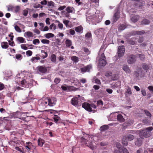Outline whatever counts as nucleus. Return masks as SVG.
Returning a JSON list of instances; mask_svg holds the SVG:
<instances>
[{
  "instance_id": "48",
  "label": "nucleus",
  "mask_w": 153,
  "mask_h": 153,
  "mask_svg": "<svg viewBox=\"0 0 153 153\" xmlns=\"http://www.w3.org/2000/svg\"><path fill=\"white\" fill-rule=\"evenodd\" d=\"M26 54L29 56H30L32 54V52L31 51L28 50L26 51Z\"/></svg>"
},
{
  "instance_id": "53",
  "label": "nucleus",
  "mask_w": 153,
  "mask_h": 153,
  "mask_svg": "<svg viewBox=\"0 0 153 153\" xmlns=\"http://www.w3.org/2000/svg\"><path fill=\"white\" fill-rule=\"evenodd\" d=\"M68 32L70 33L72 35H74L75 33V31L74 30L70 29L68 30Z\"/></svg>"
},
{
  "instance_id": "25",
  "label": "nucleus",
  "mask_w": 153,
  "mask_h": 153,
  "mask_svg": "<svg viewBox=\"0 0 153 153\" xmlns=\"http://www.w3.org/2000/svg\"><path fill=\"white\" fill-rule=\"evenodd\" d=\"M66 10L68 13H72L74 10V9L73 7H68L66 8Z\"/></svg>"
},
{
  "instance_id": "15",
  "label": "nucleus",
  "mask_w": 153,
  "mask_h": 153,
  "mask_svg": "<svg viewBox=\"0 0 153 153\" xmlns=\"http://www.w3.org/2000/svg\"><path fill=\"white\" fill-rule=\"evenodd\" d=\"M75 31L79 33H82V32L83 28L81 26H79L75 28Z\"/></svg>"
},
{
  "instance_id": "22",
  "label": "nucleus",
  "mask_w": 153,
  "mask_h": 153,
  "mask_svg": "<svg viewBox=\"0 0 153 153\" xmlns=\"http://www.w3.org/2000/svg\"><path fill=\"white\" fill-rule=\"evenodd\" d=\"M87 145L92 150H94L95 148L94 145L93 144V143L91 142H89V141H88V142L86 143Z\"/></svg>"
},
{
  "instance_id": "46",
  "label": "nucleus",
  "mask_w": 153,
  "mask_h": 153,
  "mask_svg": "<svg viewBox=\"0 0 153 153\" xmlns=\"http://www.w3.org/2000/svg\"><path fill=\"white\" fill-rule=\"evenodd\" d=\"M41 41L43 44H49L50 42L49 40L45 39L42 40Z\"/></svg>"
},
{
  "instance_id": "24",
  "label": "nucleus",
  "mask_w": 153,
  "mask_h": 153,
  "mask_svg": "<svg viewBox=\"0 0 153 153\" xmlns=\"http://www.w3.org/2000/svg\"><path fill=\"white\" fill-rule=\"evenodd\" d=\"M145 33V31L144 30H142L141 31H134L133 33V35H141Z\"/></svg>"
},
{
  "instance_id": "58",
  "label": "nucleus",
  "mask_w": 153,
  "mask_h": 153,
  "mask_svg": "<svg viewBox=\"0 0 153 153\" xmlns=\"http://www.w3.org/2000/svg\"><path fill=\"white\" fill-rule=\"evenodd\" d=\"M66 8V6L65 5H64L63 6H60L58 9V10H63L65 8Z\"/></svg>"
},
{
  "instance_id": "42",
  "label": "nucleus",
  "mask_w": 153,
  "mask_h": 153,
  "mask_svg": "<svg viewBox=\"0 0 153 153\" xmlns=\"http://www.w3.org/2000/svg\"><path fill=\"white\" fill-rule=\"evenodd\" d=\"M63 23L65 25L66 27H69L68 24L69 23V21L68 20H63Z\"/></svg>"
},
{
  "instance_id": "21",
  "label": "nucleus",
  "mask_w": 153,
  "mask_h": 153,
  "mask_svg": "<svg viewBox=\"0 0 153 153\" xmlns=\"http://www.w3.org/2000/svg\"><path fill=\"white\" fill-rule=\"evenodd\" d=\"M1 46L3 48L6 49L8 47V43L7 42H3L1 43Z\"/></svg>"
},
{
  "instance_id": "32",
  "label": "nucleus",
  "mask_w": 153,
  "mask_h": 153,
  "mask_svg": "<svg viewBox=\"0 0 153 153\" xmlns=\"http://www.w3.org/2000/svg\"><path fill=\"white\" fill-rule=\"evenodd\" d=\"M65 43L67 46L70 47L71 45L72 42L71 40L67 39L65 41Z\"/></svg>"
},
{
  "instance_id": "12",
  "label": "nucleus",
  "mask_w": 153,
  "mask_h": 153,
  "mask_svg": "<svg viewBox=\"0 0 153 153\" xmlns=\"http://www.w3.org/2000/svg\"><path fill=\"white\" fill-rule=\"evenodd\" d=\"M40 101L42 103V105L44 106H46L47 105H49L48 103H49V98H45L43 99L42 100Z\"/></svg>"
},
{
  "instance_id": "54",
  "label": "nucleus",
  "mask_w": 153,
  "mask_h": 153,
  "mask_svg": "<svg viewBox=\"0 0 153 153\" xmlns=\"http://www.w3.org/2000/svg\"><path fill=\"white\" fill-rule=\"evenodd\" d=\"M8 11L13 10V7L11 5H9L7 7Z\"/></svg>"
},
{
  "instance_id": "23",
  "label": "nucleus",
  "mask_w": 153,
  "mask_h": 153,
  "mask_svg": "<svg viewBox=\"0 0 153 153\" xmlns=\"http://www.w3.org/2000/svg\"><path fill=\"white\" fill-rule=\"evenodd\" d=\"M44 143V141L42 139H39L38 140V145L41 147L42 146Z\"/></svg>"
},
{
  "instance_id": "18",
  "label": "nucleus",
  "mask_w": 153,
  "mask_h": 153,
  "mask_svg": "<svg viewBox=\"0 0 153 153\" xmlns=\"http://www.w3.org/2000/svg\"><path fill=\"white\" fill-rule=\"evenodd\" d=\"M16 79L17 81H21V84L22 85H25V82H26L25 80H22L20 78V74H18L16 75Z\"/></svg>"
},
{
  "instance_id": "8",
  "label": "nucleus",
  "mask_w": 153,
  "mask_h": 153,
  "mask_svg": "<svg viewBox=\"0 0 153 153\" xmlns=\"http://www.w3.org/2000/svg\"><path fill=\"white\" fill-rule=\"evenodd\" d=\"M143 140V139L141 137L137 138L135 142V145L138 147L142 145Z\"/></svg>"
},
{
  "instance_id": "56",
  "label": "nucleus",
  "mask_w": 153,
  "mask_h": 153,
  "mask_svg": "<svg viewBox=\"0 0 153 153\" xmlns=\"http://www.w3.org/2000/svg\"><path fill=\"white\" fill-rule=\"evenodd\" d=\"M83 51L87 53V54H89L90 53V52L88 49L87 48H84Z\"/></svg>"
},
{
  "instance_id": "29",
  "label": "nucleus",
  "mask_w": 153,
  "mask_h": 153,
  "mask_svg": "<svg viewBox=\"0 0 153 153\" xmlns=\"http://www.w3.org/2000/svg\"><path fill=\"white\" fill-rule=\"evenodd\" d=\"M103 103L102 101L100 100L97 102V106L98 107H101L103 105Z\"/></svg>"
},
{
  "instance_id": "3",
  "label": "nucleus",
  "mask_w": 153,
  "mask_h": 153,
  "mask_svg": "<svg viewBox=\"0 0 153 153\" xmlns=\"http://www.w3.org/2000/svg\"><path fill=\"white\" fill-rule=\"evenodd\" d=\"M106 63V58L104 53H102L99 61V65L100 66H104Z\"/></svg>"
},
{
  "instance_id": "6",
  "label": "nucleus",
  "mask_w": 153,
  "mask_h": 153,
  "mask_svg": "<svg viewBox=\"0 0 153 153\" xmlns=\"http://www.w3.org/2000/svg\"><path fill=\"white\" fill-rule=\"evenodd\" d=\"M92 68V66L91 65H88L85 67L82 68L80 69L81 71L83 73L86 72H89L90 70Z\"/></svg>"
},
{
  "instance_id": "4",
  "label": "nucleus",
  "mask_w": 153,
  "mask_h": 153,
  "mask_svg": "<svg viewBox=\"0 0 153 153\" xmlns=\"http://www.w3.org/2000/svg\"><path fill=\"white\" fill-rule=\"evenodd\" d=\"M125 48L123 46H119L118 48V55L119 57L123 56L124 53Z\"/></svg>"
},
{
  "instance_id": "36",
  "label": "nucleus",
  "mask_w": 153,
  "mask_h": 153,
  "mask_svg": "<svg viewBox=\"0 0 153 153\" xmlns=\"http://www.w3.org/2000/svg\"><path fill=\"white\" fill-rule=\"evenodd\" d=\"M134 39L132 38L128 40V42L129 43L132 45H134L135 44V42L134 41Z\"/></svg>"
},
{
  "instance_id": "28",
  "label": "nucleus",
  "mask_w": 153,
  "mask_h": 153,
  "mask_svg": "<svg viewBox=\"0 0 153 153\" xmlns=\"http://www.w3.org/2000/svg\"><path fill=\"white\" fill-rule=\"evenodd\" d=\"M71 60L74 62H77L79 61V58L77 57L76 56H73L71 57Z\"/></svg>"
},
{
  "instance_id": "26",
  "label": "nucleus",
  "mask_w": 153,
  "mask_h": 153,
  "mask_svg": "<svg viewBox=\"0 0 153 153\" xmlns=\"http://www.w3.org/2000/svg\"><path fill=\"white\" fill-rule=\"evenodd\" d=\"M45 36L46 38L49 39L50 38L53 37L54 35L52 33H49L45 34Z\"/></svg>"
},
{
  "instance_id": "33",
  "label": "nucleus",
  "mask_w": 153,
  "mask_h": 153,
  "mask_svg": "<svg viewBox=\"0 0 153 153\" xmlns=\"http://www.w3.org/2000/svg\"><path fill=\"white\" fill-rule=\"evenodd\" d=\"M150 67V65H147L146 64H144L142 65L143 68L145 70H147L149 69Z\"/></svg>"
},
{
  "instance_id": "60",
  "label": "nucleus",
  "mask_w": 153,
  "mask_h": 153,
  "mask_svg": "<svg viewBox=\"0 0 153 153\" xmlns=\"http://www.w3.org/2000/svg\"><path fill=\"white\" fill-rule=\"evenodd\" d=\"M106 91L109 94H112L113 92V90L112 89L109 88L106 89Z\"/></svg>"
},
{
  "instance_id": "40",
  "label": "nucleus",
  "mask_w": 153,
  "mask_h": 153,
  "mask_svg": "<svg viewBox=\"0 0 153 153\" xmlns=\"http://www.w3.org/2000/svg\"><path fill=\"white\" fill-rule=\"evenodd\" d=\"M40 42L39 40L38 39H36L33 40V43L34 45L39 44Z\"/></svg>"
},
{
  "instance_id": "30",
  "label": "nucleus",
  "mask_w": 153,
  "mask_h": 153,
  "mask_svg": "<svg viewBox=\"0 0 153 153\" xmlns=\"http://www.w3.org/2000/svg\"><path fill=\"white\" fill-rule=\"evenodd\" d=\"M51 59L52 61L55 62H56V55L54 54L52 55L51 57Z\"/></svg>"
},
{
  "instance_id": "59",
  "label": "nucleus",
  "mask_w": 153,
  "mask_h": 153,
  "mask_svg": "<svg viewBox=\"0 0 153 153\" xmlns=\"http://www.w3.org/2000/svg\"><path fill=\"white\" fill-rule=\"evenodd\" d=\"M59 119V117L58 116H57L53 118V119L54 120V122L56 123H57Z\"/></svg>"
},
{
  "instance_id": "2",
  "label": "nucleus",
  "mask_w": 153,
  "mask_h": 153,
  "mask_svg": "<svg viewBox=\"0 0 153 153\" xmlns=\"http://www.w3.org/2000/svg\"><path fill=\"white\" fill-rule=\"evenodd\" d=\"M82 106L83 108L88 111H92V108L94 109H96L97 107L95 104L93 103L90 104L86 102L83 103Z\"/></svg>"
},
{
  "instance_id": "16",
  "label": "nucleus",
  "mask_w": 153,
  "mask_h": 153,
  "mask_svg": "<svg viewBox=\"0 0 153 153\" xmlns=\"http://www.w3.org/2000/svg\"><path fill=\"white\" fill-rule=\"evenodd\" d=\"M120 16L119 13L117 12L115 13L113 18V20L114 22H116L119 18Z\"/></svg>"
},
{
  "instance_id": "34",
  "label": "nucleus",
  "mask_w": 153,
  "mask_h": 153,
  "mask_svg": "<svg viewBox=\"0 0 153 153\" xmlns=\"http://www.w3.org/2000/svg\"><path fill=\"white\" fill-rule=\"evenodd\" d=\"M113 80H116L118 79V75L116 74H112L111 78Z\"/></svg>"
},
{
  "instance_id": "20",
  "label": "nucleus",
  "mask_w": 153,
  "mask_h": 153,
  "mask_svg": "<svg viewBox=\"0 0 153 153\" xmlns=\"http://www.w3.org/2000/svg\"><path fill=\"white\" fill-rule=\"evenodd\" d=\"M132 93L131 88L128 86L126 87V94L128 95H131Z\"/></svg>"
},
{
  "instance_id": "50",
  "label": "nucleus",
  "mask_w": 153,
  "mask_h": 153,
  "mask_svg": "<svg viewBox=\"0 0 153 153\" xmlns=\"http://www.w3.org/2000/svg\"><path fill=\"white\" fill-rule=\"evenodd\" d=\"M61 88L64 91H66L69 88L68 87L65 85L62 86Z\"/></svg>"
},
{
  "instance_id": "5",
  "label": "nucleus",
  "mask_w": 153,
  "mask_h": 153,
  "mask_svg": "<svg viewBox=\"0 0 153 153\" xmlns=\"http://www.w3.org/2000/svg\"><path fill=\"white\" fill-rule=\"evenodd\" d=\"M136 61V57L134 55H131L128 59L127 62L129 64L134 63Z\"/></svg>"
},
{
  "instance_id": "1",
  "label": "nucleus",
  "mask_w": 153,
  "mask_h": 153,
  "mask_svg": "<svg viewBox=\"0 0 153 153\" xmlns=\"http://www.w3.org/2000/svg\"><path fill=\"white\" fill-rule=\"evenodd\" d=\"M153 128L152 127H149L146 129L141 130L140 131V135H143L144 137H148L150 136L151 134V131L152 130Z\"/></svg>"
},
{
  "instance_id": "19",
  "label": "nucleus",
  "mask_w": 153,
  "mask_h": 153,
  "mask_svg": "<svg viewBox=\"0 0 153 153\" xmlns=\"http://www.w3.org/2000/svg\"><path fill=\"white\" fill-rule=\"evenodd\" d=\"M139 18V16L138 15L134 16L131 18V20L133 22H135L138 21Z\"/></svg>"
},
{
  "instance_id": "62",
  "label": "nucleus",
  "mask_w": 153,
  "mask_h": 153,
  "mask_svg": "<svg viewBox=\"0 0 153 153\" xmlns=\"http://www.w3.org/2000/svg\"><path fill=\"white\" fill-rule=\"evenodd\" d=\"M122 143L124 146H126L127 145L128 143L126 141L124 140L123 139L122 140Z\"/></svg>"
},
{
  "instance_id": "37",
  "label": "nucleus",
  "mask_w": 153,
  "mask_h": 153,
  "mask_svg": "<svg viewBox=\"0 0 153 153\" xmlns=\"http://www.w3.org/2000/svg\"><path fill=\"white\" fill-rule=\"evenodd\" d=\"M108 128V126L107 125H104L100 127L101 130L104 131L107 129Z\"/></svg>"
},
{
  "instance_id": "7",
  "label": "nucleus",
  "mask_w": 153,
  "mask_h": 153,
  "mask_svg": "<svg viewBox=\"0 0 153 153\" xmlns=\"http://www.w3.org/2000/svg\"><path fill=\"white\" fill-rule=\"evenodd\" d=\"M36 69L42 73H45L47 71L46 68L45 66H43L37 67L36 68Z\"/></svg>"
},
{
  "instance_id": "64",
  "label": "nucleus",
  "mask_w": 153,
  "mask_h": 153,
  "mask_svg": "<svg viewBox=\"0 0 153 153\" xmlns=\"http://www.w3.org/2000/svg\"><path fill=\"white\" fill-rule=\"evenodd\" d=\"M148 89L150 91L153 92V86H149L148 87Z\"/></svg>"
},
{
  "instance_id": "45",
  "label": "nucleus",
  "mask_w": 153,
  "mask_h": 153,
  "mask_svg": "<svg viewBox=\"0 0 153 153\" xmlns=\"http://www.w3.org/2000/svg\"><path fill=\"white\" fill-rule=\"evenodd\" d=\"M40 59V58L39 57L36 56V57H33L31 59V60L32 62L35 61L36 60H39Z\"/></svg>"
},
{
  "instance_id": "27",
  "label": "nucleus",
  "mask_w": 153,
  "mask_h": 153,
  "mask_svg": "<svg viewBox=\"0 0 153 153\" xmlns=\"http://www.w3.org/2000/svg\"><path fill=\"white\" fill-rule=\"evenodd\" d=\"M54 3L52 1H48V2L47 5L49 7H51V8H53L54 6Z\"/></svg>"
},
{
  "instance_id": "52",
  "label": "nucleus",
  "mask_w": 153,
  "mask_h": 153,
  "mask_svg": "<svg viewBox=\"0 0 153 153\" xmlns=\"http://www.w3.org/2000/svg\"><path fill=\"white\" fill-rule=\"evenodd\" d=\"M40 3L43 5H46L47 3V1L46 0H43V1H41Z\"/></svg>"
},
{
  "instance_id": "57",
  "label": "nucleus",
  "mask_w": 153,
  "mask_h": 153,
  "mask_svg": "<svg viewBox=\"0 0 153 153\" xmlns=\"http://www.w3.org/2000/svg\"><path fill=\"white\" fill-rule=\"evenodd\" d=\"M139 57L142 60H143L145 58V56L143 54H141L139 55Z\"/></svg>"
},
{
  "instance_id": "31",
  "label": "nucleus",
  "mask_w": 153,
  "mask_h": 153,
  "mask_svg": "<svg viewBox=\"0 0 153 153\" xmlns=\"http://www.w3.org/2000/svg\"><path fill=\"white\" fill-rule=\"evenodd\" d=\"M150 23V21L146 19H144L141 22V24L143 25H148Z\"/></svg>"
},
{
  "instance_id": "43",
  "label": "nucleus",
  "mask_w": 153,
  "mask_h": 153,
  "mask_svg": "<svg viewBox=\"0 0 153 153\" xmlns=\"http://www.w3.org/2000/svg\"><path fill=\"white\" fill-rule=\"evenodd\" d=\"M126 28V26L125 25H120L119 27V29L120 30H124Z\"/></svg>"
},
{
  "instance_id": "11",
  "label": "nucleus",
  "mask_w": 153,
  "mask_h": 153,
  "mask_svg": "<svg viewBox=\"0 0 153 153\" xmlns=\"http://www.w3.org/2000/svg\"><path fill=\"white\" fill-rule=\"evenodd\" d=\"M16 40L19 43H23L26 42L25 39L21 37H19L16 38Z\"/></svg>"
},
{
  "instance_id": "35",
  "label": "nucleus",
  "mask_w": 153,
  "mask_h": 153,
  "mask_svg": "<svg viewBox=\"0 0 153 153\" xmlns=\"http://www.w3.org/2000/svg\"><path fill=\"white\" fill-rule=\"evenodd\" d=\"M49 27L51 30L53 29V30H55L56 28V26L54 23L52 24Z\"/></svg>"
},
{
  "instance_id": "47",
  "label": "nucleus",
  "mask_w": 153,
  "mask_h": 153,
  "mask_svg": "<svg viewBox=\"0 0 153 153\" xmlns=\"http://www.w3.org/2000/svg\"><path fill=\"white\" fill-rule=\"evenodd\" d=\"M15 29L18 32H21V30L20 28L17 25H16L15 27Z\"/></svg>"
},
{
  "instance_id": "39",
  "label": "nucleus",
  "mask_w": 153,
  "mask_h": 153,
  "mask_svg": "<svg viewBox=\"0 0 153 153\" xmlns=\"http://www.w3.org/2000/svg\"><path fill=\"white\" fill-rule=\"evenodd\" d=\"M20 9V7L19 6H17L15 7H13V10H14L15 12L17 13L19 10Z\"/></svg>"
},
{
  "instance_id": "61",
  "label": "nucleus",
  "mask_w": 153,
  "mask_h": 153,
  "mask_svg": "<svg viewBox=\"0 0 153 153\" xmlns=\"http://www.w3.org/2000/svg\"><path fill=\"white\" fill-rule=\"evenodd\" d=\"M9 45L12 46H13L15 45L14 42L13 41H11L10 40L8 41Z\"/></svg>"
},
{
  "instance_id": "13",
  "label": "nucleus",
  "mask_w": 153,
  "mask_h": 153,
  "mask_svg": "<svg viewBox=\"0 0 153 153\" xmlns=\"http://www.w3.org/2000/svg\"><path fill=\"white\" fill-rule=\"evenodd\" d=\"M123 69L126 73H130L131 72V71L129 69L128 66L127 65H123Z\"/></svg>"
},
{
  "instance_id": "51",
  "label": "nucleus",
  "mask_w": 153,
  "mask_h": 153,
  "mask_svg": "<svg viewBox=\"0 0 153 153\" xmlns=\"http://www.w3.org/2000/svg\"><path fill=\"white\" fill-rule=\"evenodd\" d=\"M21 47L22 49L25 50H26L28 49L25 44H22L21 45Z\"/></svg>"
},
{
  "instance_id": "10",
  "label": "nucleus",
  "mask_w": 153,
  "mask_h": 153,
  "mask_svg": "<svg viewBox=\"0 0 153 153\" xmlns=\"http://www.w3.org/2000/svg\"><path fill=\"white\" fill-rule=\"evenodd\" d=\"M79 99L77 97H75L73 98L71 100V103L72 105L74 106L77 105Z\"/></svg>"
},
{
  "instance_id": "17",
  "label": "nucleus",
  "mask_w": 153,
  "mask_h": 153,
  "mask_svg": "<svg viewBox=\"0 0 153 153\" xmlns=\"http://www.w3.org/2000/svg\"><path fill=\"white\" fill-rule=\"evenodd\" d=\"M24 36L25 37L27 36L28 37H33V33L30 31H27L24 33Z\"/></svg>"
},
{
  "instance_id": "9",
  "label": "nucleus",
  "mask_w": 153,
  "mask_h": 153,
  "mask_svg": "<svg viewBox=\"0 0 153 153\" xmlns=\"http://www.w3.org/2000/svg\"><path fill=\"white\" fill-rule=\"evenodd\" d=\"M49 103L48 105L50 106H52L54 105L56 102V99L55 98H52L50 99L49 98Z\"/></svg>"
},
{
  "instance_id": "55",
  "label": "nucleus",
  "mask_w": 153,
  "mask_h": 153,
  "mask_svg": "<svg viewBox=\"0 0 153 153\" xmlns=\"http://www.w3.org/2000/svg\"><path fill=\"white\" fill-rule=\"evenodd\" d=\"M91 33L88 32L87 33L85 34V37L86 38H90L91 36Z\"/></svg>"
},
{
  "instance_id": "41",
  "label": "nucleus",
  "mask_w": 153,
  "mask_h": 153,
  "mask_svg": "<svg viewBox=\"0 0 153 153\" xmlns=\"http://www.w3.org/2000/svg\"><path fill=\"white\" fill-rule=\"evenodd\" d=\"M112 74L111 72H108L105 73V76L110 79L111 76H112Z\"/></svg>"
},
{
  "instance_id": "38",
  "label": "nucleus",
  "mask_w": 153,
  "mask_h": 153,
  "mask_svg": "<svg viewBox=\"0 0 153 153\" xmlns=\"http://www.w3.org/2000/svg\"><path fill=\"white\" fill-rule=\"evenodd\" d=\"M127 138L129 140L131 141L134 139V137L131 134H129L127 136Z\"/></svg>"
},
{
  "instance_id": "14",
  "label": "nucleus",
  "mask_w": 153,
  "mask_h": 153,
  "mask_svg": "<svg viewBox=\"0 0 153 153\" xmlns=\"http://www.w3.org/2000/svg\"><path fill=\"white\" fill-rule=\"evenodd\" d=\"M117 120L120 122H124L125 120L122 115L119 114L117 116Z\"/></svg>"
},
{
  "instance_id": "49",
  "label": "nucleus",
  "mask_w": 153,
  "mask_h": 153,
  "mask_svg": "<svg viewBox=\"0 0 153 153\" xmlns=\"http://www.w3.org/2000/svg\"><path fill=\"white\" fill-rule=\"evenodd\" d=\"M144 112L146 116L149 117H151V114L147 110H144Z\"/></svg>"
},
{
  "instance_id": "63",
  "label": "nucleus",
  "mask_w": 153,
  "mask_h": 153,
  "mask_svg": "<svg viewBox=\"0 0 153 153\" xmlns=\"http://www.w3.org/2000/svg\"><path fill=\"white\" fill-rule=\"evenodd\" d=\"M60 81V79L59 78H56L54 80V82L58 84L59 82Z\"/></svg>"
},
{
  "instance_id": "44",
  "label": "nucleus",
  "mask_w": 153,
  "mask_h": 153,
  "mask_svg": "<svg viewBox=\"0 0 153 153\" xmlns=\"http://www.w3.org/2000/svg\"><path fill=\"white\" fill-rule=\"evenodd\" d=\"M15 149L17 151H18L24 153L23 149L22 148H19V147H15Z\"/></svg>"
}]
</instances>
